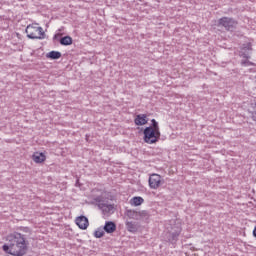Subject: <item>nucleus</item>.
<instances>
[{
  "mask_svg": "<svg viewBox=\"0 0 256 256\" xmlns=\"http://www.w3.org/2000/svg\"><path fill=\"white\" fill-rule=\"evenodd\" d=\"M126 228H127V231H129V233H137V231H139V223L128 221L126 222Z\"/></svg>",
  "mask_w": 256,
  "mask_h": 256,
  "instance_id": "obj_13",
  "label": "nucleus"
},
{
  "mask_svg": "<svg viewBox=\"0 0 256 256\" xmlns=\"http://www.w3.org/2000/svg\"><path fill=\"white\" fill-rule=\"evenodd\" d=\"M126 215L129 217V219H136V221H139V212L135 210H126Z\"/></svg>",
  "mask_w": 256,
  "mask_h": 256,
  "instance_id": "obj_17",
  "label": "nucleus"
},
{
  "mask_svg": "<svg viewBox=\"0 0 256 256\" xmlns=\"http://www.w3.org/2000/svg\"><path fill=\"white\" fill-rule=\"evenodd\" d=\"M143 141L148 145H154L155 143H159L161 139V131L155 130L152 127H146L143 130Z\"/></svg>",
  "mask_w": 256,
  "mask_h": 256,
  "instance_id": "obj_2",
  "label": "nucleus"
},
{
  "mask_svg": "<svg viewBox=\"0 0 256 256\" xmlns=\"http://www.w3.org/2000/svg\"><path fill=\"white\" fill-rule=\"evenodd\" d=\"M32 159L36 163H45L47 156L43 152H36L33 154Z\"/></svg>",
  "mask_w": 256,
  "mask_h": 256,
  "instance_id": "obj_12",
  "label": "nucleus"
},
{
  "mask_svg": "<svg viewBox=\"0 0 256 256\" xmlns=\"http://www.w3.org/2000/svg\"><path fill=\"white\" fill-rule=\"evenodd\" d=\"M4 253L12 256H25L29 251V240L25 235L14 232L9 236L8 244L2 246Z\"/></svg>",
  "mask_w": 256,
  "mask_h": 256,
  "instance_id": "obj_1",
  "label": "nucleus"
},
{
  "mask_svg": "<svg viewBox=\"0 0 256 256\" xmlns=\"http://www.w3.org/2000/svg\"><path fill=\"white\" fill-rule=\"evenodd\" d=\"M61 37V33H57L53 36V41H57Z\"/></svg>",
  "mask_w": 256,
  "mask_h": 256,
  "instance_id": "obj_24",
  "label": "nucleus"
},
{
  "mask_svg": "<svg viewBox=\"0 0 256 256\" xmlns=\"http://www.w3.org/2000/svg\"><path fill=\"white\" fill-rule=\"evenodd\" d=\"M60 45L68 47V45H73V38L71 36H64L58 39Z\"/></svg>",
  "mask_w": 256,
  "mask_h": 256,
  "instance_id": "obj_14",
  "label": "nucleus"
},
{
  "mask_svg": "<svg viewBox=\"0 0 256 256\" xmlns=\"http://www.w3.org/2000/svg\"><path fill=\"white\" fill-rule=\"evenodd\" d=\"M138 217L143 221H149V217H151V214H149V211L147 210H142V211H138Z\"/></svg>",
  "mask_w": 256,
  "mask_h": 256,
  "instance_id": "obj_18",
  "label": "nucleus"
},
{
  "mask_svg": "<svg viewBox=\"0 0 256 256\" xmlns=\"http://www.w3.org/2000/svg\"><path fill=\"white\" fill-rule=\"evenodd\" d=\"M148 127H151L152 129H154L156 131H159V122H157V120H155V119H152L151 125Z\"/></svg>",
  "mask_w": 256,
  "mask_h": 256,
  "instance_id": "obj_21",
  "label": "nucleus"
},
{
  "mask_svg": "<svg viewBox=\"0 0 256 256\" xmlns=\"http://www.w3.org/2000/svg\"><path fill=\"white\" fill-rule=\"evenodd\" d=\"M94 237H96V239H101V237H105V231L98 229L94 232Z\"/></svg>",
  "mask_w": 256,
  "mask_h": 256,
  "instance_id": "obj_20",
  "label": "nucleus"
},
{
  "mask_svg": "<svg viewBox=\"0 0 256 256\" xmlns=\"http://www.w3.org/2000/svg\"><path fill=\"white\" fill-rule=\"evenodd\" d=\"M76 225L79 227V229L85 230L87 227H89V219L87 216H78L75 220Z\"/></svg>",
  "mask_w": 256,
  "mask_h": 256,
  "instance_id": "obj_9",
  "label": "nucleus"
},
{
  "mask_svg": "<svg viewBox=\"0 0 256 256\" xmlns=\"http://www.w3.org/2000/svg\"><path fill=\"white\" fill-rule=\"evenodd\" d=\"M26 34L28 39H43L45 37L42 27H33L31 25L27 26Z\"/></svg>",
  "mask_w": 256,
  "mask_h": 256,
  "instance_id": "obj_4",
  "label": "nucleus"
},
{
  "mask_svg": "<svg viewBox=\"0 0 256 256\" xmlns=\"http://www.w3.org/2000/svg\"><path fill=\"white\" fill-rule=\"evenodd\" d=\"M239 22L235 18L231 17H222L218 20V27H224L225 31H235L237 29Z\"/></svg>",
  "mask_w": 256,
  "mask_h": 256,
  "instance_id": "obj_3",
  "label": "nucleus"
},
{
  "mask_svg": "<svg viewBox=\"0 0 256 256\" xmlns=\"http://www.w3.org/2000/svg\"><path fill=\"white\" fill-rule=\"evenodd\" d=\"M19 231H22L23 233H29V235H31V228L29 227H25V226H20Z\"/></svg>",
  "mask_w": 256,
  "mask_h": 256,
  "instance_id": "obj_22",
  "label": "nucleus"
},
{
  "mask_svg": "<svg viewBox=\"0 0 256 256\" xmlns=\"http://www.w3.org/2000/svg\"><path fill=\"white\" fill-rule=\"evenodd\" d=\"M94 201L99 205L100 203H103V198H101V196H97L96 198H94Z\"/></svg>",
  "mask_w": 256,
  "mask_h": 256,
  "instance_id": "obj_23",
  "label": "nucleus"
},
{
  "mask_svg": "<svg viewBox=\"0 0 256 256\" xmlns=\"http://www.w3.org/2000/svg\"><path fill=\"white\" fill-rule=\"evenodd\" d=\"M148 183L150 189H159L161 186V175L155 173L150 175Z\"/></svg>",
  "mask_w": 256,
  "mask_h": 256,
  "instance_id": "obj_7",
  "label": "nucleus"
},
{
  "mask_svg": "<svg viewBox=\"0 0 256 256\" xmlns=\"http://www.w3.org/2000/svg\"><path fill=\"white\" fill-rule=\"evenodd\" d=\"M97 207L102 210L103 215H113L115 213V204L100 203Z\"/></svg>",
  "mask_w": 256,
  "mask_h": 256,
  "instance_id": "obj_8",
  "label": "nucleus"
},
{
  "mask_svg": "<svg viewBox=\"0 0 256 256\" xmlns=\"http://www.w3.org/2000/svg\"><path fill=\"white\" fill-rule=\"evenodd\" d=\"M47 59L57 60L61 59V52L52 50L46 54Z\"/></svg>",
  "mask_w": 256,
  "mask_h": 256,
  "instance_id": "obj_16",
  "label": "nucleus"
},
{
  "mask_svg": "<svg viewBox=\"0 0 256 256\" xmlns=\"http://www.w3.org/2000/svg\"><path fill=\"white\" fill-rule=\"evenodd\" d=\"M148 122H149V119L147 118V114H138L134 119V123L138 127L147 125Z\"/></svg>",
  "mask_w": 256,
  "mask_h": 256,
  "instance_id": "obj_10",
  "label": "nucleus"
},
{
  "mask_svg": "<svg viewBox=\"0 0 256 256\" xmlns=\"http://www.w3.org/2000/svg\"><path fill=\"white\" fill-rule=\"evenodd\" d=\"M81 184L79 183V179L76 180V187H80Z\"/></svg>",
  "mask_w": 256,
  "mask_h": 256,
  "instance_id": "obj_26",
  "label": "nucleus"
},
{
  "mask_svg": "<svg viewBox=\"0 0 256 256\" xmlns=\"http://www.w3.org/2000/svg\"><path fill=\"white\" fill-rule=\"evenodd\" d=\"M103 229L105 233H115V231H117V224H115L113 221H106Z\"/></svg>",
  "mask_w": 256,
  "mask_h": 256,
  "instance_id": "obj_11",
  "label": "nucleus"
},
{
  "mask_svg": "<svg viewBox=\"0 0 256 256\" xmlns=\"http://www.w3.org/2000/svg\"><path fill=\"white\" fill-rule=\"evenodd\" d=\"M253 237H255L256 239V226L254 227V230H253Z\"/></svg>",
  "mask_w": 256,
  "mask_h": 256,
  "instance_id": "obj_25",
  "label": "nucleus"
},
{
  "mask_svg": "<svg viewBox=\"0 0 256 256\" xmlns=\"http://www.w3.org/2000/svg\"><path fill=\"white\" fill-rule=\"evenodd\" d=\"M251 51H253V44L251 42L243 44L239 51V57L251 59Z\"/></svg>",
  "mask_w": 256,
  "mask_h": 256,
  "instance_id": "obj_6",
  "label": "nucleus"
},
{
  "mask_svg": "<svg viewBox=\"0 0 256 256\" xmlns=\"http://www.w3.org/2000/svg\"><path fill=\"white\" fill-rule=\"evenodd\" d=\"M130 203L131 205H134V207H139V205H143V203H145V199H143L141 196H134L130 200Z\"/></svg>",
  "mask_w": 256,
  "mask_h": 256,
  "instance_id": "obj_15",
  "label": "nucleus"
},
{
  "mask_svg": "<svg viewBox=\"0 0 256 256\" xmlns=\"http://www.w3.org/2000/svg\"><path fill=\"white\" fill-rule=\"evenodd\" d=\"M173 231L167 232V241L172 245H175L177 241H179V235H181V228L180 226H176L172 228Z\"/></svg>",
  "mask_w": 256,
  "mask_h": 256,
  "instance_id": "obj_5",
  "label": "nucleus"
},
{
  "mask_svg": "<svg viewBox=\"0 0 256 256\" xmlns=\"http://www.w3.org/2000/svg\"><path fill=\"white\" fill-rule=\"evenodd\" d=\"M241 66L242 67H255V63L249 61V59L244 58V60H241Z\"/></svg>",
  "mask_w": 256,
  "mask_h": 256,
  "instance_id": "obj_19",
  "label": "nucleus"
}]
</instances>
